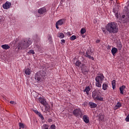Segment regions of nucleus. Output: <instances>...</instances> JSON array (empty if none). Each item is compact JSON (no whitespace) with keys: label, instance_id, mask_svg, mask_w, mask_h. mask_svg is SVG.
I'll return each mask as SVG.
<instances>
[{"label":"nucleus","instance_id":"f257e3e1","mask_svg":"<svg viewBox=\"0 0 129 129\" xmlns=\"http://www.w3.org/2000/svg\"><path fill=\"white\" fill-rule=\"evenodd\" d=\"M106 30L110 34H117L118 33V26L115 22H110L105 26Z\"/></svg>","mask_w":129,"mask_h":129},{"label":"nucleus","instance_id":"f03ea898","mask_svg":"<svg viewBox=\"0 0 129 129\" xmlns=\"http://www.w3.org/2000/svg\"><path fill=\"white\" fill-rule=\"evenodd\" d=\"M30 45H32L31 39L27 38L20 42L19 44V46L21 49H26L29 47Z\"/></svg>","mask_w":129,"mask_h":129},{"label":"nucleus","instance_id":"7ed1b4c3","mask_svg":"<svg viewBox=\"0 0 129 129\" xmlns=\"http://www.w3.org/2000/svg\"><path fill=\"white\" fill-rule=\"evenodd\" d=\"M38 101L42 104V105H44L45 106V109H42V110L43 112H47L48 111V109L50 108V105L48 104V103H47V101H46V99L43 97H39L38 98Z\"/></svg>","mask_w":129,"mask_h":129},{"label":"nucleus","instance_id":"20e7f679","mask_svg":"<svg viewBox=\"0 0 129 129\" xmlns=\"http://www.w3.org/2000/svg\"><path fill=\"white\" fill-rule=\"evenodd\" d=\"M95 80L96 86L100 88L101 87V83H102V82L104 80V76H103V74H101L99 75V76L96 77Z\"/></svg>","mask_w":129,"mask_h":129},{"label":"nucleus","instance_id":"39448f33","mask_svg":"<svg viewBox=\"0 0 129 129\" xmlns=\"http://www.w3.org/2000/svg\"><path fill=\"white\" fill-rule=\"evenodd\" d=\"M73 114L75 116L78 117V118H82L83 116V114H82V111L79 108L76 109L73 111Z\"/></svg>","mask_w":129,"mask_h":129},{"label":"nucleus","instance_id":"423d86ee","mask_svg":"<svg viewBox=\"0 0 129 129\" xmlns=\"http://www.w3.org/2000/svg\"><path fill=\"white\" fill-rule=\"evenodd\" d=\"M47 13V10L45 7L41 8L38 10V13L39 15H45Z\"/></svg>","mask_w":129,"mask_h":129},{"label":"nucleus","instance_id":"0eeeda50","mask_svg":"<svg viewBox=\"0 0 129 129\" xmlns=\"http://www.w3.org/2000/svg\"><path fill=\"white\" fill-rule=\"evenodd\" d=\"M82 72L85 75H86V74H88V72H89V68H88V67L86 66H84L82 68Z\"/></svg>","mask_w":129,"mask_h":129},{"label":"nucleus","instance_id":"6e6552de","mask_svg":"<svg viewBox=\"0 0 129 129\" xmlns=\"http://www.w3.org/2000/svg\"><path fill=\"white\" fill-rule=\"evenodd\" d=\"M91 54H92V52H91V51L88 50L86 51L85 56L87 57V58H89V59H91V60H94V57H93V56H91Z\"/></svg>","mask_w":129,"mask_h":129},{"label":"nucleus","instance_id":"1a4fd4ad","mask_svg":"<svg viewBox=\"0 0 129 129\" xmlns=\"http://www.w3.org/2000/svg\"><path fill=\"white\" fill-rule=\"evenodd\" d=\"M12 6V4L9 2H7L4 5H3V8L5 9V10H8V9H10L11 6Z\"/></svg>","mask_w":129,"mask_h":129},{"label":"nucleus","instance_id":"9d476101","mask_svg":"<svg viewBox=\"0 0 129 129\" xmlns=\"http://www.w3.org/2000/svg\"><path fill=\"white\" fill-rule=\"evenodd\" d=\"M41 74L40 75V73L38 72L35 75V80H37V82H39L40 80H41Z\"/></svg>","mask_w":129,"mask_h":129},{"label":"nucleus","instance_id":"9b49d317","mask_svg":"<svg viewBox=\"0 0 129 129\" xmlns=\"http://www.w3.org/2000/svg\"><path fill=\"white\" fill-rule=\"evenodd\" d=\"M109 84H108V82L104 83L102 85L103 90H107V89H108V88L109 87Z\"/></svg>","mask_w":129,"mask_h":129},{"label":"nucleus","instance_id":"f8f14e48","mask_svg":"<svg viewBox=\"0 0 129 129\" xmlns=\"http://www.w3.org/2000/svg\"><path fill=\"white\" fill-rule=\"evenodd\" d=\"M33 111L34 112H35V113H36L37 115L39 116V117H40L42 120H44V116H43V115H42V114H41V112H38L37 110H33Z\"/></svg>","mask_w":129,"mask_h":129},{"label":"nucleus","instance_id":"ddd939ff","mask_svg":"<svg viewBox=\"0 0 129 129\" xmlns=\"http://www.w3.org/2000/svg\"><path fill=\"white\" fill-rule=\"evenodd\" d=\"M88 105L91 108H95L97 106V104L92 102H89Z\"/></svg>","mask_w":129,"mask_h":129},{"label":"nucleus","instance_id":"4468645a","mask_svg":"<svg viewBox=\"0 0 129 129\" xmlns=\"http://www.w3.org/2000/svg\"><path fill=\"white\" fill-rule=\"evenodd\" d=\"M122 105L121 104V103L118 102L113 107L114 110H116V109H118V108H119L120 107H121Z\"/></svg>","mask_w":129,"mask_h":129},{"label":"nucleus","instance_id":"2eb2a0df","mask_svg":"<svg viewBox=\"0 0 129 129\" xmlns=\"http://www.w3.org/2000/svg\"><path fill=\"white\" fill-rule=\"evenodd\" d=\"M57 25H59V26H62V25H64L65 24V19H62L60 20H59L56 22Z\"/></svg>","mask_w":129,"mask_h":129},{"label":"nucleus","instance_id":"dca6fc26","mask_svg":"<svg viewBox=\"0 0 129 129\" xmlns=\"http://www.w3.org/2000/svg\"><path fill=\"white\" fill-rule=\"evenodd\" d=\"M83 118L84 121H85L86 123H88V122H89V117L87 116V115H84Z\"/></svg>","mask_w":129,"mask_h":129},{"label":"nucleus","instance_id":"f3484780","mask_svg":"<svg viewBox=\"0 0 129 129\" xmlns=\"http://www.w3.org/2000/svg\"><path fill=\"white\" fill-rule=\"evenodd\" d=\"M57 37L59 38V39H63L65 38V35H64L62 32H58L57 34Z\"/></svg>","mask_w":129,"mask_h":129},{"label":"nucleus","instance_id":"a211bd4d","mask_svg":"<svg viewBox=\"0 0 129 129\" xmlns=\"http://www.w3.org/2000/svg\"><path fill=\"white\" fill-rule=\"evenodd\" d=\"M117 48H116V47H113L111 49V53L113 55V56H115V54H116V53H117Z\"/></svg>","mask_w":129,"mask_h":129},{"label":"nucleus","instance_id":"6ab92c4d","mask_svg":"<svg viewBox=\"0 0 129 129\" xmlns=\"http://www.w3.org/2000/svg\"><path fill=\"white\" fill-rule=\"evenodd\" d=\"M38 72L40 73V75H41L42 78H44L45 76H47V73L44 71H40Z\"/></svg>","mask_w":129,"mask_h":129},{"label":"nucleus","instance_id":"aec40b11","mask_svg":"<svg viewBox=\"0 0 129 129\" xmlns=\"http://www.w3.org/2000/svg\"><path fill=\"white\" fill-rule=\"evenodd\" d=\"M4 50H9L11 47L9 44H3L1 46Z\"/></svg>","mask_w":129,"mask_h":129},{"label":"nucleus","instance_id":"412c9836","mask_svg":"<svg viewBox=\"0 0 129 129\" xmlns=\"http://www.w3.org/2000/svg\"><path fill=\"white\" fill-rule=\"evenodd\" d=\"M125 89V86L122 85V86L120 87L119 90L120 94H123V90Z\"/></svg>","mask_w":129,"mask_h":129},{"label":"nucleus","instance_id":"4be33fe9","mask_svg":"<svg viewBox=\"0 0 129 129\" xmlns=\"http://www.w3.org/2000/svg\"><path fill=\"white\" fill-rule=\"evenodd\" d=\"M32 72V70H31V69H26L25 70V73L26 74V75H30Z\"/></svg>","mask_w":129,"mask_h":129},{"label":"nucleus","instance_id":"5701e85b","mask_svg":"<svg viewBox=\"0 0 129 129\" xmlns=\"http://www.w3.org/2000/svg\"><path fill=\"white\" fill-rule=\"evenodd\" d=\"M94 100H98L99 101H103V98L101 96L98 95Z\"/></svg>","mask_w":129,"mask_h":129},{"label":"nucleus","instance_id":"b1692460","mask_svg":"<svg viewBox=\"0 0 129 129\" xmlns=\"http://www.w3.org/2000/svg\"><path fill=\"white\" fill-rule=\"evenodd\" d=\"M84 91V92H86L87 95H88L89 94V91H90V87H86Z\"/></svg>","mask_w":129,"mask_h":129},{"label":"nucleus","instance_id":"393cba45","mask_svg":"<svg viewBox=\"0 0 129 129\" xmlns=\"http://www.w3.org/2000/svg\"><path fill=\"white\" fill-rule=\"evenodd\" d=\"M98 118H99V120H100V121H102V120L104 119V115L102 114H99L98 115Z\"/></svg>","mask_w":129,"mask_h":129},{"label":"nucleus","instance_id":"a878e982","mask_svg":"<svg viewBox=\"0 0 129 129\" xmlns=\"http://www.w3.org/2000/svg\"><path fill=\"white\" fill-rule=\"evenodd\" d=\"M98 95L97 94V92H93L92 93V97L94 100H95L96 98V97Z\"/></svg>","mask_w":129,"mask_h":129},{"label":"nucleus","instance_id":"bb28decb","mask_svg":"<svg viewBox=\"0 0 129 129\" xmlns=\"http://www.w3.org/2000/svg\"><path fill=\"white\" fill-rule=\"evenodd\" d=\"M117 47L118 49V50H121L122 48V44H121V43H117Z\"/></svg>","mask_w":129,"mask_h":129},{"label":"nucleus","instance_id":"cd10ccee","mask_svg":"<svg viewBox=\"0 0 129 129\" xmlns=\"http://www.w3.org/2000/svg\"><path fill=\"white\" fill-rule=\"evenodd\" d=\"M75 65L76 66H77V67H79V66H80V65H81V62H80V60H78L75 63Z\"/></svg>","mask_w":129,"mask_h":129},{"label":"nucleus","instance_id":"c85d7f7f","mask_svg":"<svg viewBox=\"0 0 129 129\" xmlns=\"http://www.w3.org/2000/svg\"><path fill=\"white\" fill-rule=\"evenodd\" d=\"M47 39L48 40V41H49V42H51V41H52V35L48 34L47 36Z\"/></svg>","mask_w":129,"mask_h":129},{"label":"nucleus","instance_id":"c756f323","mask_svg":"<svg viewBox=\"0 0 129 129\" xmlns=\"http://www.w3.org/2000/svg\"><path fill=\"white\" fill-rule=\"evenodd\" d=\"M19 126L20 127L19 129L25 128V125L23 123H19Z\"/></svg>","mask_w":129,"mask_h":129},{"label":"nucleus","instance_id":"7c9ffc66","mask_svg":"<svg viewBox=\"0 0 129 129\" xmlns=\"http://www.w3.org/2000/svg\"><path fill=\"white\" fill-rule=\"evenodd\" d=\"M70 40L71 41H74V40H76V36L75 35H73L70 37Z\"/></svg>","mask_w":129,"mask_h":129},{"label":"nucleus","instance_id":"2f4dec72","mask_svg":"<svg viewBox=\"0 0 129 129\" xmlns=\"http://www.w3.org/2000/svg\"><path fill=\"white\" fill-rule=\"evenodd\" d=\"M43 129H49V125L47 124H43L42 126Z\"/></svg>","mask_w":129,"mask_h":129},{"label":"nucleus","instance_id":"473e14b6","mask_svg":"<svg viewBox=\"0 0 129 129\" xmlns=\"http://www.w3.org/2000/svg\"><path fill=\"white\" fill-rule=\"evenodd\" d=\"M86 32V30L85 28H82L81 30V33L84 34Z\"/></svg>","mask_w":129,"mask_h":129},{"label":"nucleus","instance_id":"72a5a7b5","mask_svg":"<svg viewBox=\"0 0 129 129\" xmlns=\"http://www.w3.org/2000/svg\"><path fill=\"white\" fill-rule=\"evenodd\" d=\"M28 54H35V51H34V50L31 49L28 52Z\"/></svg>","mask_w":129,"mask_h":129},{"label":"nucleus","instance_id":"f704fd0d","mask_svg":"<svg viewBox=\"0 0 129 129\" xmlns=\"http://www.w3.org/2000/svg\"><path fill=\"white\" fill-rule=\"evenodd\" d=\"M49 129H56V126L55 125V124H52L49 128Z\"/></svg>","mask_w":129,"mask_h":129},{"label":"nucleus","instance_id":"c9c22d12","mask_svg":"<svg viewBox=\"0 0 129 129\" xmlns=\"http://www.w3.org/2000/svg\"><path fill=\"white\" fill-rule=\"evenodd\" d=\"M125 121H129V114L126 116V117L125 119Z\"/></svg>","mask_w":129,"mask_h":129},{"label":"nucleus","instance_id":"e433bc0d","mask_svg":"<svg viewBox=\"0 0 129 129\" xmlns=\"http://www.w3.org/2000/svg\"><path fill=\"white\" fill-rule=\"evenodd\" d=\"M114 85H116L115 80H113L112 82V86H114Z\"/></svg>","mask_w":129,"mask_h":129},{"label":"nucleus","instance_id":"4c0bfd02","mask_svg":"<svg viewBox=\"0 0 129 129\" xmlns=\"http://www.w3.org/2000/svg\"><path fill=\"white\" fill-rule=\"evenodd\" d=\"M115 16L116 17V18L117 19H118V18H119V16H118V13H116L115 14Z\"/></svg>","mask_w":129,"mask_h":129},{"label":"nucleus","instance_id":"58836bf2","mask_svg":"<svg viewBox=\"0 0 129 129\" xmlns=\"http://www.w3.org/2000/svg\"><path fill=\"white\" fill-rule=\"evenodd\" d=\"M102 31L104 34H106V30L104 28H102Z\"/></svg>","mask_w":129,"mask_h":129},{"label":"nucleus","instance_id":"ea45409f","mask_svg":"<svg viewBox=\"0 0 129 129\" xmlns=\"http://www.w3.org/2000/svg\"><path fill=\"white\" fill-rule=\"evenodd\" d=\"M59 25L58 24H57V23H56V24H55V27L56 28V29H59Z\"/></svg>","mask_w":129,"mask_h":129},{"label":"nucleus","instance_id":"a19ab883","mask_svg":"<svg viewBox=\"0 0 129 129\" xmlns=\"http://www.w3.org/2000/svg\"><path fill=\"white\" fill-rule=\"evenodd\" d=\"M10 103H11V104H16V102L13 101H11Z\"/></svg>","mask_w":129,"mask_h":129},{"label":"nucleus","instance_id":"79ce46f5","mask_svg":"<svg viewBox=\"0 0 129 129\" xmlns=\"http://www.w3.org/2000/svg\"><path fill=\"white\" fill-rule=\"evenodd\" d=\"M100 40L98 39L96 41V43H97V44H98L99 43H100Z\"/></svg>","mask_w":129,"mask_h":129},{"label":"nucleus","instance_id":"37998d69","mask_svg":"<svg viewBox=\"0 0 129 129\" xmlns=\"http://www.w3.org/2000/svg\"><path fill=\"white\" fill-rule=\"evenodd\" d=\"M48 122H52V120L51 118H49L48 119Z\"/></svg>","mask_w":129,"mask_h":129},{"label":"nucleus","instance_id":"c03bdc74","mask_svg":"<svg viewBox=\"0 0 129 129\" xmlns=\"http://www.w3.org/2000/svg\"><path fill=\"white\" fill-rule=\"evenodd\" d=\"M67 34L69 36H71V32H68L67 33Z\"/></svg>","mask_w":129,"mask_h":129},{"label":"nucleus","instance_id":"a18cd8bd","mask_svg":"<svg viewBox=\"0 0 129 129\" xmlns=\"http://www.w3.org/2000/svg\"><path fill=\"white\" fill-rule=\"evenodd\" d=\"M61 43H65L66 41L64 39H61Z\"/></svg>","mask_w":129,"mask_h":129},{"label":"nucleus","instance_id":"49530a36","mask_svg":"<svg viewBox=\"0 0 129 129\" xmlns=\"http://www.w3.org/2000/svg\"><path fill=\"white\" fill-rule=\"evenodd\" d=\"M113 90L115 89V85L112 86Z\"/></svg>","mask_w":129,"mask_h":129},{"label":"nucleus","instance_id":"de8ad7c7","mask_svg":"<svg viewBox=\"0 0 129 129\" xmlns=\"http://www.w3.org/2000/svg\"><path fill=\"white\" fill-rule=\"evenodd\" d=\"M107 48H108V49H110V46L108 45V46H107Z\"/></svg>","mask_w":129,"mask_h":129}]
</instances>
